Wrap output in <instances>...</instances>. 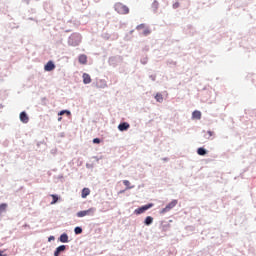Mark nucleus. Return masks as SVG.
I'll use <instances>...</instances> for the list:
<instances>
[{
	"mask_svg": "<svg viewBox=\"0 0 256 256\" xmlns=\"http://www.w3.org/2000/svg\"><path fill=\"white\" fill-rule=\"evenodd\" d=\"M114 10L119 14V15H129V8L127 5L117 2L114 4Z\"/></svg>",
	"mask_w": 256,
	"mask_h": 256,
	"instance_id": "f257e3e1",
	"label": "nucleus"
},
{
	"mask_svg": "<svg viewBox=\"0 0 256 256\" xmlns=\"http://www.w3.org/2000/svg\"><path fill=\"white\" fill-rule=\"evenodd\" d=\"M81 43V36L79 34H72L69 38V44L73 47H77Z\"/></svg>",
	"mask_w": 256,
	"mask_h": 256,
	"instance_id": "f03ea898",
	"label": "nucleus"
},
{
	"mask_svg": "<svg viewBox=\"0 0 256 256\" xmlns=\"http://www.w3.org/2000/svg\"><path fill=\"white\" fill-rule=\"evenodd\" d=\"M177 200H172L170 203L167 204V206L165 208H163L160 213L163 215L165 213H168V211H171V209H174L175 207H177Z\"/></svg>",
	"mask_w": 256,
	"mask_h": 256,
	"instance_id": "7ed1b4c3",
	"label": "nucleus"
},
{
	"mask_svg": "<svg viewBox=\"0 0 256 256\" xmlns=\"http://www.w3.org/2000/svg\"><path fill=\"white\" fill-rule=\"evenodd\" d=\"M151 207H153V203H150V204H147V205H144L138 209H136L134 211L135 215H141L143 213H145V211H148V209H151Z\"/></svg>",
	"mask_w": 256,
	"mask_h": 256,
	"instance_id": "20e7f679",
	"label": "nucleus"
},
{
	"mask_svg": "<svg viewBox=\"0 0 256 256\" xmlns=\"http://www.w3.org/2000/svg\"><path fill=\"white\" fill-rule=\"evenodd\" d=\"M95 208H89L88 210L79 211L77 217H87V215H93Z\"/></svg>",
	"mask_w": 256,
	"mask_h": 256,
	"instance_id": "39448f33",
	"label": "nucleus"
},
{
	"mask_svg": "<svg viewBox=\"0 0 256 256\" xmlns=\"http://www.w3.org/2000/svg\"><path fill=\"white\" fill-rule=\"evenodd\" d=\"M20 121L22 123H29V116L27 115V112L20 113Z\"/></svg>",
	"mask_w": 256,
	"mask_h": 256,
	"instance_id": "423d86ee",
	"label": "nucleus"
},
{
	"mask_svg": "<svg viewBox=\"0 0 256 256\" xmlns=\"http://www.w3.org/2000/svg\"><path fill=\"white\" fill-rule=\"evenodd\" d=\"M82 79H83V83H84V85H89V83H91V76L89 75V74H87V73H84L83 75H82Z\"/></svg>",
	"mask_w": 256,
	"mask_h": 256,
	"instance_id": "0eeeda50",
	"label": "nucleus"
},
{
	"mask_svg": "<svg viewBox=\"0 0 256 256\" xmlns=\"http://www.w3.org/2000/svg\"><path fill=\"white\" fill-rule=\"evenodd\" d=\"M65 249H67V247L65 245H61V246L57 247L54 252V256L61 255V253H63V251H65Z\"/></svg>",
	"mask_w": 256,
	"mask_h": 256,
	"instance_id": "6e6552de",
	"label": "nucleus"
},
{
	"mask_svg": "<svg viewBox=\"0 0 256 256\" xmlns=\"http://www.w3.org/2000/svg\"><path fill=\"white\" fill-rule=\"evenodd\" d=\"M45 71H53L55 69V64L53 61L47 62V64L44 66Z\"/></svg>",
	"mask_w": 256,
	"mask_h": 256,
	"instance_id": "1a4fd4ad",
	"label": "nucleus"
},
{
	"mask_svg": "<svg viewBox=\"0 0 256 256\" xmlns=\"http://www.w3.org/2000/svg\"><path fill=\"white\" fill-rule=\"evenodd\" d=\"M78 61L81 65H87V55L85 54H81L79 57H78Z\"/></svg>",
	"mask_w": 256,
	"mask_h": 256,
	"instance_id": "9d476101",
	"label": "nucleus"
},
{
	"mask_svg": "<svg viewBox=\"0 0 256 256\" xmlns=\"http://www.w3.org/2000/svg\"><path fill=\"white\" fill-rule=\"evenodd\" d=\"M129 127H130V125L127 122H123L118 125L119 131H127V129H129Z\"/></svg>",
	"mask_w": 256,
	"mask_h": 256,
	"instance_id": "9b49d317",
	"label": "nucleus"
},
{
	"mask_svg": "<svg viewBox=\"0 0 256 256\" xmlns=\"http://www.w3.org/2000/svg\"><path fill=\"white\" fill-rule=\"evenodd\" d=\"M91 194V190L89 188H83L81 197L82 199H87L88 195Z\"/></svg>",
	"mask_w": 256,
	"mask_h": 256,
	"instance_id": "f8f14e48",
	"label": "nucleus"
},
{
	"mask_svg": "<svg viewBox=\"0 0 256 256\" xmlns=\"http://www.w3.org/2000/svg\"><path fill=\"white\" fill-rule=\"evenodd\" d=\"M61 243H69V236L67 234H62L59 238Z\"/></svg>",
	"mask_w": 256,
	"mask_h": 256,
	"instance_id": "ddd939ff",
	"label": "nucleus"
},
{
	"mask_svg": "<svg viewBox=\"0 0 256 256\" xmlns=\"http://www.w3.org/2000/svg\"><path fill=\"white\" fill-rule=\"evenodd\" d=\"M192 117H193V119H201V111L195 110L192 113Z\"/></svg>",
	"mask_w": 256,
	"mask_h": 256,
	"instance_id": "4468645a",
	"label": "nucleus"
},
{
	"mask_svg": "<svg viewBox=\"0 0 256 256\" xmlns=\"http://www.w3.org/2000/svg\"><path fill=\"white\" fill-rule=\"evenodd\" d=\"M50 197H52V202L50 203V205H55V203H57V201H59V196H57L55 194H51Z\"/></svg>",
	"mask_w": 256,
	"mask_h": 256,
	"instance_id": "2eb2a0df",
	"label": "nucleus"
},
{
	"mask_svg": "<svg viewBox=\"0 0 256 256\" xmlns=\"http://www.w3.org/2000/svg\"><path fill=\"white\" fill-rule=\"evenodd\" d=\"M197 153L198 155H201V156L207 155V150H205V148H198Z\"/></svg>",
	"mask_w": 256,
	"mask_h": 256,
	"instance_id": "dca6fc26",
	"label": "nucleus"
},
{
	"mask_svg": "<svg viewBox=\"0 0 256 256\" xmlns=\"http://www.w3.org/2000/svg\"><path fill=\"white\" fill-rule=\"evenodd\" d=\"M155 99L158 103H163V95L162 94H156Z\"/></svg>",
	"mask_w": 256,
	"mask_h": 256,
	"instance_id": "f3484780",
	"label": "nucleus"
},
{
	"mask_svg": "<svg viewBox=\"0 0 256 256\" xmlns=\"http://www.w3.org/2000/svg\"><path fill=\"white\" fill-rule=\"evenodd\" d=\"M123 184L125 185L126 189H133V186H131V182H129V180H124Z\"/></svg>",
	"mask_w": 256,
	"mask_h": 256,
	"instance_id": "a211bd4d",
	"label": "nucleus"
},
{
	"mask_svg": "<svg viewBox=\"0 0 256 256\" xmlns=\"http://www.w3.org/2000/svg\"><path fill=\"white\" fill-rule=\"evenodd\" d=\"M7 210V204H0V215Z\"/></svg>",
	"mask_w": 256,
	"mask_h": 256,
	"instance_id": "6ab92c4d",
	"label": "nucleus"
},
{
	"mask_svg": "<svg viewBox=\"0 0 256 256\" xmlns=\"http://www.w3.org/2000/svg\"><path fill=\"white\" fill-rule=\"evenodd\" d=\"M151 223H153V217L148 216L145 219V225H151Z\"/></svg>",
	"mask_w": 256,
	"mask_h": 256,
	"instance_id": "aec40b11",
	"label": "nucleus"
},
{
	"mask_svg": "<svg viewBox=\"0 0 256 256\" xmlns=\"http://www.w3.org/2000/svg\"><path fill=\"white\" fill-rule=\"evenodd\" d=\"M213 135H215V132L209 130V131L206 132L205 137H206L207 139H211V137H213Z\"/></svg>",
	"mask_w": 256,
	"mask_h": 256,
	"instance_id": "412c9836",
	"label": "nucleus"
},
{
	"mask_svg": "<svg viewBox=\"0 0 256 256\" xmlns=\"http://www.w3.org/2000/svg\"><path fill=\"white\" fill-rule=\"evenodd\" d=\"M74 233H75L76 235H81V233H83V229H82L81 227H76V228L74 229Z\"/></svg>",
	"mask_w": 256,
	"mask_h": 256,
	"instance_id": "4be33fe9",
	"label": "nucleus"
},
{
	"mask_svg": "<svg viewBox=\"0 0 256 256\" xmlns=\"http://www.w3.org/2000/svg\"><path fill=\"white\" fill-rule=\"evenodd\" d=\"M65 113H66V115H71V112L68 111V110H62V111H60V112L58 113V115H65Z\"/></svg>",
	"mask_w": 256,
	"mask_h": 256,
	"instance_id": "5701e85b",
	"label": "nucleus"
},
{
	"mask_svg": "<svg viewBox=\"0 0 256 256\" xmlns=\"http://www.w3.org/2000/svg\"><path fill=\"white\" fill-rule=\"evenodd\" d=\"M138 31H141V29H145V24H140L136 27Z\"/></svg>",
	"mask_w": 256,
	"mask_h": 256,
	"instance_id": "b1692460",
	"label": "nucleus"
},
{
	"mask_svg": "<svg viewBox=\"0 0 256 256\" xmlns=\"http://www.w3.org/2000/svg\"><path fill=\"white\" fill-rule=\"evenodd\" d=\"M151 34V30L150 29H145L143 31V35L147 36V35H150Z\"/></svg>",
	"mask_w": 256,
	"mask_h": 256,
	"instance_id": "393cba45",
	"label": "nucleus"
},
{
	"mask_svg": "<svg viewBox=\"0 0 256 256\" xmlns=\"http://www.w3.org/2000/svg\"><path fill=\"white\" fill-rule=\"evenodd\" d=\"M93 143L99 144V143H101V139H99V138H94V139H93Z\"/></svg>",
	"mask_w": 256,
	"mask_h": 256,
	"instance_id": "a878e982",
	"label": "nucleus"
},
{
	"mask_svg": "<svg viewBox=\"0 0 256 256\" xmlns=\"http://www.w3.org/2000/svg\"><path fill=\"white\" fill-rule=\"evenodd\" d=\"M179 7V2L173 4V9H177Z\"/></svg>",
	"mask_w": 256,
	"mask_h": 256,
	"instance_id": "bb28decb",
	"label": "nucleus"
},
{
	"mask_svg": "<svg viewBox=\"0 0 256 256\" xmlns=\"http://www.w3.org/2000/svg\"><path fill=\"white\" fill-rule=\"evenodd\" d=\"M0 256H7V254H5V251L0 250Z\"/></svg>",
	"mask_w": 256,
	"mask_h": 256,
	"instance_id": "cd10ccee",
	"label": "nucleus"
},
{
	"mask_svg": "<svg viewBox=\"0 0 256 256\" xmlns=\"http://www.w3.org/2000/svg\"><path fill=\"white\" fill-rule=\"evenodd\" d=\"M61 119H63V118H62V117H59V118H58V121H61Z\"/></svg>",
	"mask_w": 256,
	"mask_h": 256,
	"instance_id": "c85d7f7f",
	"label": "nucleus"
}]
</instances>
